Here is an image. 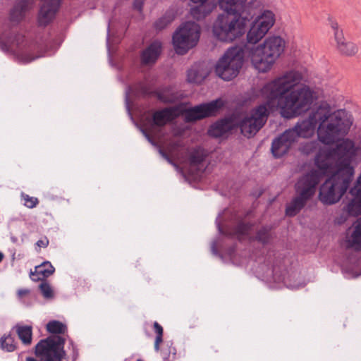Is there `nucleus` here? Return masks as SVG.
<instances>
[{"mask_svg":"<svg viewBox=\"0 0 361 361\" xmlns=\"http://www.w3.org/2000/svg\"><path fill=\"white\" fill-rule=\"evenodd\" d=\"M303 75L290 70L266 83L261 95L267 102L253 109L240 123L242 134L247 137L255 135L265 124L269 110L278 108L282 117L294 118L308 112L293 127L287 129L274 139L271 152L275 157L288 152L299 138L310 139L317 133L318 140L331 145L340 137L348 135L353 119L345 110H334L327 102H320L312 108L315 99L314 91L307 85L298 86Z\"/></svg>","mask_w":361,"mask_h":361,"instance_id":"1","label":"nucleus"},{"mask_svg":"<svg viewBox=\"0 0 361 361\" xmlns=\"http://www.w3.org/2000/svg\"><path fill=\"white\" fill-rule=\"evenodd\" d=\"M340 137L334 148L322 149L314 157L317 169L302 176L295 185V197L287 205L286 214L295 216L314 195L316 188L322 178L334 170L353 176L354 168L351 163L361 157V142L357 143L350 138Z\"/></svg>","mask_w":361,"mask_h":361,"instance_id":"2","label":"nucleus"},{"mask_svg":"<svg viewBox=\"0 0 361 361\" xmlns=\"http://www.w3.org/2000/svg\"><path fill=\"white\" fill-rule=\"evenodd\" d=\"M247 57L253 67L261 73L269 71L286 47V41L280 36H269L257 45H245Z\"/></svg>","mask_w":361,"mask_h":361,"instance_id":"3","label":"nucleus"},{"mask_svg":"<svg viewBox=\"0 0 361 361\" xmlns=\"http://www.w3.org/2000/svg\"><path fill=\"white\" fill-rule=\"evenodd\" d=\"M248 20L243 13L219 14L213 25L214 35L220 41L231 42L243 35Z\"/></svg>","mask_w":361,"mask_h":361,"instance_id":"4","label":"nucleus"},{"mask_svg":"<svg viewBox=\"0 0 361 361\" xmlns=\"http://www.w3.org/2000/svg\"><path fill=\"white\" fill-rule=\"evenodd\" d=\"M320 187L319 198L324 204L338 202L348 190L353 180L352 176L337 170Z\"/></svg>","mask_w":361,"mask_h":361,"instance_id":"5","label":"nucleus"},{"mask_svg":"<svg viewBox=\"0 0 361 361\" xmlns=\"http://www.w3.org/2000/svg\"><path fill=\"white\" fill-rule=\"evenodd\" d=\"M65 339L54 336L40 341L35 346V354L43 361H69L64 350ZM72 360L75 361L78 355L76 348L73 345Z\"/></svg>","mask_w":361,"mask_h":361,"instance_id":"6","label":"nucleus"},{"mask_svg":"<svg viewBox=\"0 0 361 361\" xmlns=\"http://www.w3.org/2000/svg\"><path fill=\"white\" fill-rule=\"evenodd\" d=\"M245 56H247L245 47L229 48L217 61L215 66L216 74L228 81L235 78L242 68Z\"/></svg>","mask_w":361,"mask_h":361,"instance_id":"7","label":"nucleus"},{"mask_svg":"<svg viewBox=\"0 0 361 361\" xmlns=\"http://www.w3.org/2000/svg\"><path fill=\"white\" fill-rule=\"evenodd\" d=\"M200 35V27L194 22L182 24L173 35V44L176 52L185 54L198 42Z\"/></svg>","mask_w":361,"mask_h":361,"instance_id":"8","label":"nucleus"},{"mask_svg":"<svg viewBox=\"0 0 361 361\" xmlns=\"http://www.w3.org/2000/svg\"><path fill=\"white\" fill-rule=\"evenodd\" d=\"M275 15L270 10L260 13L251 23L247 33L248 45H256L269 32L275 23Z\"/></svg>","mask_w":361,"mask_h":361,"instance_id":"9","label":"nucleus"},{"mask_svg":"<svg viewBox=\"0 0 361 361\" xmlns=\"http://www.w3.org/2000/svg\"><path fill=\"white\" fill-rule=\"evenodd\" d=\"M223 105L224 102L221 99L197 105L185 111V120L191 122L214 115Z\"/></svg>","mask_w":361,"mask_h":361,"instance_id":"10","label":"nucleus"},{"mask_svg":"<svg viewBox=\"0 0 361 361\" xmlns=\"http://www.w3.org/2000/svg\"><path fill=\"white\" fill-rule=\"evenodd\" d=\"M9 46L18 60L23 63H30L39 57V56H34L30 53L32 46L25 42L24 36L20 34L14 37Z\"/></svg>","mask_w":361,"mask_h":361,"instance_id":"11","label":"nucleus"},{"mask_svg":"<svg viewBox=\"0 0 361 361\" xmlns=\"http://www.w3.org/2000/svg\"><path fill=\"white\" fill-rule=\"evenodd\" d=\"M193 4L190 8V15L197 20L204 19L209 15L216 4L213 0H190Z\"/></svg>","mask_w":361,"mask_h":361,"instance_id":"12","label":"nucleus"},{"mask_svg":"<svg viewBox=\"0 0 361 361\" xmlns=\"http://www.w3.org/2000/svg\"><path fill=\"white\" fill-rule=\"evenodd\" d=\"M180 113L178 108L169 107L157 111L153 114L154 123L159 126H163L176 118Z\"/></svg>","mask_w":361,"mask_h":361,"instance_id":"13","label":"nucleus"},{"mask_svg":"<svg viewBox=\"0 0 361 361\" xmlns=\"http://www.w3.org/2000/svg\"><path fill=\"white\" fill-rule=\"evenodd\" d=\"M247 0H217L219 8L225 13H244Z\"/></svg>","mask_w":361,"mask_h":361,"instance_id":"14","label":"nucleus"},{"mask_svg":"<svg viewBox=\"0 0 361 361\" xmlns=\"http://www.w3.org/2000/svg\"><path fill=\"white\" fill-rule=\"evenodd\" d=\"M348 246L356 250H361V217L353 224L347 235Z\"/></svg>","mask_w":361,"mask_h":361,"instance_id":"15","label":"nucleus"},{"mask_svg":"<svg viewBox=\"0 0 361 361\" xmlns=\"http://www.w3.org/2000/svg\"><path fill=\"white\" fill-rule=\"evenodd\" d=\"M161 51V44L159 41L153 42L146 48L141 55L142 63L145 65L154 63L158 59Z\"/></svg>","mask_w":361,"mask_h":361,"instance_id":"16","label":"nucleus"},{"mask_svg":"<svg viewBox=\"0 0 361 361\" xmlns=\"http://www.w3.org/2000/svg\"><path fill=\"white\" fill-rule=\"evenodd\" d=\"M54 267L50 262L46 261L35 267V271H30V276L34 281H43L54 274Z\"/></svg>","mask_w":361,"mask_h":361,"instance_id":"17","label":"nucleus"},{"mask_svg":"<svg viewBox=\"0 0 361 361\" xmlns=\"http://www.w3.org/2000/svg\"><path fill=\"white\" fill-rule=\"evenodd\" d=\"M231 128L232 123L230 121L226 119L221 120L215 123L210 127L209 134L212 137H219L230 131Z\"/></svg>","mask_w":361,"mask_h":361,"instance_id":"18","label":"nucleus"},{"mask_svg":"<svg viewBox=\"0 0 361 361\" xmlns=\"http://www.w3.org/2000/svg\"><path fill=\"white\" fill-rule=\"evenodd\" d=\"M336 42L338 49L344 55L353 56L358 51L357 45L352 42L346 41L344 36H342L341 39H336Z\"/></svg>","mask_w":361,"mask_h":361,"instance_id":"19","label":"nucleus"},{"mask_svg":"<svg viewBox=\"0 0 361 361\" xmlns=\"http://www.w3.org/2000/svg\"><path fill=\"white\" fill-rule=\"evenodd\" d=\"M207 72L199 66H194L188 71V80L190 82L200 83L207 77Z\"/></svg>","mask_w":361,"mask_h":361,"instance_id":"20","label":"nucleus"},{"mask_svg":"<svg viewBox=\"0 0 361 361\" xmlns=\"http://www.w3.org/2000/svg\"><path fill=\"white\" fill-rule=\"evenodd\" d=\"M16 329L22 343L25 345H30L32 342V327L30 326L17 325Z\"/></svg>","mask_w":361,"mask_h":361,"instance_id":"21","label":"nucleus"},{"mask_svg":"<svg viewBox=\"0 0 361 361\" xmlns=\"http://www.w3.org/2000/svg\"><path fill=\"white\" fill-rule=\"evenodd\" d=\"M157 97L159 100L165 103L175 102L178 99V96L171 87H166L157 92Z\"/></svg>","mask_w":361,"mask_h":361,"instance_id":"22","label":"nucleus"},{"mask_svg":"<svg viewBox=\"0 0 361 361\" xmlns=\"http://www.w3.org/2000/svg\"><path fill=\"white\" fill-rule=\"evenodd\" d=\"M319 140H312L308 142H304L301 143V145L299 147V151L304 154L309 155L311 154L317 150H322V149H320V145H319ZM319 152H317L318 153Z\"/></svg>","mask_w":361,"mask_h":361,"instance_id":"23","label":"nucleus"},{"mask_svg":"<svg viewBox=\"0 0 361 361\" xmlns=\"http://www.w3.org/2000/svg\"><path fill=\"white\" fill-rule=\"evenodd\" d=\"M27 8V1L23 0L14 6L11 12V19L13 21H20Z\"/></svg>","mask_w":361,"mask_h":361,"instance_id":"24","label":"nucleus"},{"mask_svg":"<svg viewBox=\"0 0 361 361\" xmlns=\"http://www.w3.org/2000/svg\"><path fill=\"white\" fill-rule=\"evenodd\" d=\"M176 350L173 346V343L167 342L161 350V355L163 361H172L175 359Z\"/></svg>","mask_w":361,"mask_h":361,"instance_id":"25","label":"nucleus"},{"mask_svg":"<svg viewBox=\"0 0 361 361\" xmlns=\"http://www.w3.org/2000/svg\"><path fill=\"white\" fill-rule=\"evenodd\" d=\"M66 329V326L59 321L53 320L47 324V331L51 334H64Z\"/></svg>","mask_w":361,"mask_h":361,"instance_id":"26","label":"nucleus"},{"mask_svg":"<svg viewBox=\"0 0 361 361\" xmlns=\"http://www.w3.org/2000/svg\"><path fill=\"white\" fill-rule=\"evenodd\" d=\"M0 345L3 350L7 352H13L16 348L14 338L10 335L1 338Z\"/></svg>","mask_w":361,"mask_h":361,"instance_id":"27","label":"nucleus"},{"mask_svg":"<svg viewBox=\"0 0 361 361\" xmlns=\"http://www.w3.org/2000/svg\"><path fill=\"white\" fill-rule=\"evenodd\" d=\"M205 154L203 150L198 147L193 149L189 155V159L191 164L197 165L200 164L204 159Z\"/></svg>","mask_w":361,"mask_h":361,"instance_id":"28","label":"nucleus"},{"mask_svg":"<svg viewBox=\"0 0 361 361\" xmlns=\"http://www.w3.org/2000/svg\"><path fill=\"white\" fill-rule=\"evenodd\" d=\"M154 330L157 334L154 341V350L158 352L159 350V345L163 342V328L157 322L154 323Z\"/></svg>","mask_w":361,"mask_h":361,"instance_id":"29","label":"nucleus"},{"mask_svg":"<svg viewBox=\"0 0 361 361\" xmlns=\"http://www.w3.org/2000/svg\"><path fill=\"white\" fill-rule=\"evenodd\" d=\"M39 288L44 298L52 299L54 298V290L49 283L42 281Z\"/></svg>","mask_w":361,"mask_h":361,"instance_id":"30","label":"nucleus"},{"mask_svg":"<svg viewBox=\"0 0 361 361\" xmlns=\"http://www.w3.org/2000/svg\"><path fill=\"white\" fill-rule=\"evenodd\" d=\"M271 238V234L269 232V230L267 228H263L260 229L256 236V239L262 243H267L269 242V239Z\"/></svg>","mask_w":361,"mask_h":361,"instance_id":"31","label":"nucleus"},{"mask_svg":"<svg viewBox=\"0 0 361 361\" xmlns=\"http://www.w3.org/2000/svg\"><path fill=\"white\" fill-rule=\"evenodd\" d=\"M22 199L24 200V205L27 208H35L39 203V200L37 197H30L28 195L23 193Z\"/></svg>","mask_w":361,"mask_h":361,"instance_id":"32","label":"nucleus"},{"mask_svg":"<svg viewBox=\"0 0 361 361\" xmlns=\"http://www.w3.org/2000/svg\"><path fill=\"white\" fill-rule=\"evenodd\" d=\"M330 26L333 29L334 32V39H341V37L343 36V31L339 28V25L336 20H330Z\"/></svg>","mask_w":361,"mask_h":361,"instance_id":"33","label":"nucleus"},{"mask_svg":"<svg viewBox=\"0 0 361 361\" xmlns=\"http://www.w3.org/2000/svg\"><path fill=\"white\" fill-rule=\"evenodd\" d=\"M171 21L172 18L164 16L159 19L155 23V27L158 30H161L164 28L167 25H169Z\"/></svg>","mask_w":361,"mask_h":361,"instance_id":"34","label":"nucleus"},{"mask_svg":"<svg viewBox=\"0 0 361 361\" xmlns=\"http://www.w3.org/2000/svg\"><path fill=\"white\" fill-rule=\"evenodd\" d=\"M249 226L245 224H240L237 227V231L242 235H245L248 233Z\"/></svg>","mask_w":361,"mask_h":361,"instance_id":"35","label":"nucleus"},{"mask_svg":"<svg viewBox=\"0 0 361 361\" xmlns=\"http://www.w3.org/2000/svg\"><path fill=\"white\" fill-rule=\"evenodd\" d=\"M49 240L47 237H43L39 240L37 241L36 245L39 247H43L45 248L49 245Z\"/></svg>","mask_w":361,"mask_h":361,"instance_id":"36","label":"nucleus"},{"mask_svg":"<svg viewBox=\"0 0 361 361\" xmlns=\"http://www.w3.org/2000/svg\"><path fill=\"white\" fill-rule=\"evenodd\" d=\"M30 293V290L28 289H25V288H23V289H19L18 291H17V295H18V297L21 299L24 297H25L26 295H29Z\"/></svg>","mask_w":361,"mask_h":361,"instance_id":"37","label":"nucleus"},{"mask_svg":"<svg viewBox=\"0 0 361 361\" xmlns=\"http://www.w3.org/2000/svg\"><path fill=\"white\" fill-rule=\"evenodd\" d=\"M134 6L136 9H137L139 11H140L142 8V2L137 0L134 4Z\"/></svg>","mask_w":361,"mask_h":361,"instance_id":"38","label":"nucleus"},{"mask_svg":"<svg viewBox=\"0 0 361 361\" xmlns=\"http://www.w3.org/2000/svg\"><path fill=\"white\" fill-rule=\"evenodd\" d=\"M160 153L162 155V157L166 159L169 162H171V160L167 154H166L164 152H163L161 150H160Z\"/></svg>","mask_w":361,"mask_h":361,"instance_id":"39","label":"nucleus"},{"mask_svg":"<svg viewBox=\"0 0 361 361\" xmlns=\"http://www.w3.org/2000/svg\"><path fill=\"white\" fill-rule=\"evenodd\" d=\"M4 259V255L2 252H0V262L3 260Z\"/></svg>","mask_w":361,"mask_h":361,"instance_id":"40","label":"nucleus"},{"mask_svg":"<svg viewBox=\"0 0 361 361\" xmlns=\"http://www.w3.org/2000/svg\"><path fill=\"white\" fill-rule=\"evenodd\" d=\"M137 361H142V360H140V359H138Z\"/></svg>","mask_w":361,"mask_h":361,"instance_id":"41","label":"nucleus"}]
</instances>
